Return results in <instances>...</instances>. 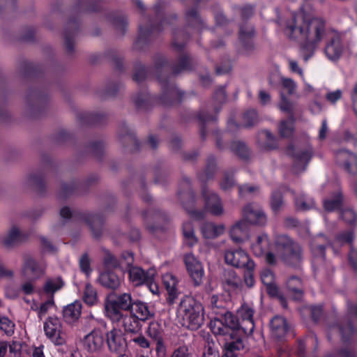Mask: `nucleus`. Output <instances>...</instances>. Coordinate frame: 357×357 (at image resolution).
Here are the masks:
<instances>
[{
  "label": "nucleus",
  "mask_w": 357,
  "mask_h": 357,
  "mask_svg": "<svg viewBox=\"0 0 357 357\" xmlns=\"http://www.w3.org/2000/svg\"><path fill=\"white\" fill-rule=\"evenodd\" d=\"M331 31L333 29L322 17L303 9L292 13L284 24L285 34L299 43L301 51L309 56Z\"/></svg>",
  "instance_id": "f257e3e1"
},
{
  "label": "nucleus",
  "mask_w": 357,
  "mask_h": 357,
  "mask_svg": "<svg viewBox=\"0 0 357 357\" xmlns=\"http://www.w3.org/2000/svg\"><path fill=\"white\" fill-rule=\"evenodd\" d=\"M176 316L183 326L197 330L204 322V308L200 302L192 297L185 296L180 301Z\"/></svg>",
  "instance_id": "f03ea898"
},
{
  "label": "nucleus",
  "mask_w": 357,
  "mask_h": 357,
  "mask_svg": "<svg viewBox=\"0 0 357 357\" xmlns=\"http://www.w3.org/2000/svg\"><path fill=\"white\" fill-rule=\"evenodd\" d=\"M134 301L131 294L123 293L109 296L105 303V314L113 322H119L123 317L122 310L130 311Z\"/></svg>",
  "instance_id": "7ed1b4c3"
},
{
  "label": "nucleus",
  "mask_w": 357,
  "mask_h": 357,
  "mask_svg": "<svg viewBox=\"0 0 357 357\" xmlns=\"http://www.w3.org/2000/svg\"><path fill=\"white\" fill-rule=\"evenodd\" d=\"M275 247L277 255L288 264H296L301 259L300 246L287 236H279Z\"/></svg>",
  "instance_id": "20e7f679"
},
{
  "label": "nucleus",
  "mask_w": 357,
  "mask_h": 357,
  "mask_svg": "<svg viewBox=\"0 0 357 357\" xmlns=\"http://www.w3.org/2000/svg\"><path fill=\"white\" fill-rule=\"evenodd\" d=\"M210 328L215 335H229L234 340L236 330L242 331L241 324L229 312H226L221 317L215 318L210 322Z\"/></svg>",
  "instance_id": "39448f33"
},
{
  "label": "nucleus",
  "mask_w": 357,
  "mask_h": 357,
  "mask_svg": "<svg viewBox=\"0 0 357 357\" xmlns=\"http://www.w3.org/2000/svg\"><path fill=\"white\" fill-rule=\"evenodd\" d=\"M328 36L329 41L325 47L324 52L328 59L335 62L344 54L347 47L343 43L342 35L335 29L328 34Z\"/></svg>",
  "instance_id": "423d86ee"
},
{
  "label": "nucleus",
  "mask_w": 357,
  "mask_h": 357,
  "mask_svg": "<svg viewBox=\"0 0 357 357\" xmlns=\"http://www.w3.org/2000/svg\"><path fill=\"white\" fill-rule=\"evenodd\" d=\"M134 261L132 253L126 252L123 255L121 264L126 263L129 268V280L135 286L141 285L145 282L149 283L153 280V275L145 273L143 269L138 266H131Z\"/></svg>",
  "instance_id": "0eeeda50"
},
{
  "label": "nucleus",
  "mask_w": 357,
  "mask_h": 357,
  "mask_svg": "<svg viewBox=\"0 0 357 357\" xmlns=\"http://www.w3.org/2000/svg\"><path fill=\"white\" fill-rule=\"evenodd\" d=\"M43 330L46 337L54 344L62 345L66 342L61 322L56 317H48L43 324Z\"/></svg>",
  "instance_id": "6e6552de"
},
{
  "label": "nucleus",
  "mask_w": 357,
  "mask_h": 357,
  "mask_svg": "<svg viewBox=\"0 0 357 357\" xmlns=\"http://www.w3.org/2000/svg\"><path fill=\"white\" fill-rule=\"evenodd\" d=\"M225 259L227 264L247 271H254L255 264L248 254L241 249L229 250L225 252Z\"/></svg>",
  "instance_id": "1a4fd4ad"
},
{
  "label": "nucleus",
  "mask_w": 357,
  "mask_h": 357,
  "mask_svg": "<svg viewBox=\"0 0 357 357\" xmlns=\"http://www.w3.org/2000/svg\"><path fill=\"white\" fill-rule=\"evenodd\" d=\"M335 161L347 174H357V155L347 149H340L335 153Z\"/></svg>",
  "instance_id": "9d476101"
},
{
  "label": "nucleus",
  "mask_w": 357,
  "mask_h": 357,
  "mask_svg": "<svg viewBox=\"0 0 357 357\" xmlns=\"http://www.w3.org/2000/svg\"><path fill=\"white\" fill-rule=\"evenodd\" d=\"M253 254L258 257H264L266 262L269 264H275V256L269 251V240L265 234L259 235L257 240L251 245Z\"/></svg>",
  "instance_id": "9b49d317"
},
{
  "label": "nucleus",
  "mask_w": 357,
  "mask_h": 357,
  "mask_svg": "<svg viewBox=\"0 0 357 357\" xmlns=\"http://www.w3.org/2000/svg\"><path fill=\"white\" fill-rule=\"evenodd\" d=\"M184 262L187 271L195 285H199L204 275V268L201 262L192 253L186 254Z\"/></svg>",
  "instance_id": "f8f14e48"
},
{
  "label": "nucleus",
  "mask_w": 357,
  "mask_h": 357,
  "mask_svg": "<svg viewBox=\"0 0 357 357\" xmlns=\"http://www.w3.org/2000/svg\"><path fill=\"white\" fill-rule=\"evenodd\" d=\"M238 315L241 319V328L245 335H251L255 328L253 320L254 310L252 306L244 304L238 310Z\"/></svg>",
  "instance_id": "ddd939ff"
},
{
  "label": "nucleus",
  "mask_w": 357,
  "mask_h": 357,
  "mask_svg": "<svg viewBox=\"0 0 357 357\" xmlns=\"http://www.w3.org/2000/svg\"><path fill=\"white\" fill-rule=\"evenodd\" d=\"M205 201V210L213 215L219 216L224 213V208L220 197L208 189L203 190Z\"/></svg>",
  "instance_id": "4468645a"
},
{
  "label": "nucleus",
  "mask_w": 357,
  "mask_h": 357,
  "mask_svg": "<svg viewBox=\"0 0 357 357\" xmlns=\"http://www.w3.org/2000/svg\"><path fill=\"white\" fill-rule=\"evenodd\" d=\"M45 267L43 264L37 263L31 257H25L22 269V275L29 279L39 278L45 273Z\"/></svg>",
  "instance_id": "2eb2a0df"
},
{
  "label": "nucleus",
  "mask_w": 357,
  "mask_h": 357,
  "mask_svg": "<svg viewBox=\"0 0 357 357\" xmlns=\"http://www.w3.org/2000/svg\"><path fill=\"white\" fill-rule=\"evenodd\" d=\"M107 342L109 350L113 352L122 351L126 344L122 331L115 328L107 333Z\"/></svg>",
  "instance_id": "dca6fc26"
},
{
  "label": "nucleus",
  "mask_w": 357,
  "mask_h": 357,
  "mask_svg": "<svg viewBox=\"0 0 357 357\" xmlns=\"http://www.w3.org/2000/svg\"><path fill=\"white\" fill-rule=\"evenodd\" d=\"M243 217L251 224L263 225L266 221V217L262 210L256 205H248L243 211Z\"/></svg>",
  "instance_id": "f3484780"
},
{
  "label": "nucleus",
  "mask_w": 357,
  "mask_h": 357,
  "mask_svg": "<svg viewBox=\"0 0 357 357\" xmlns=\"http://www.w3.org/2000/svg\"><path fill=\"white\" fill-rule=\"evenodd\" d=\"M231 239L236 243H243L249 239L248 225L245 220L236 222L230 230Z\"/></svg>",
  "instance_id": "a211bd4d"
},
{
  "label": "nucleus",
  "mask_w": 357,
  "mask_h": 357,
  "mask_svg": "<svg viewBox=\"0 0 357 357\" xmlns=\"http://www.w3.org/2000/svg\"><path fill=\"white\" fill-rule=\"evenodd\" d=\"M24 236L20 229L13 225L8 233L1 238V243L6 248H10L24 239Z\"/></svg>",
  "instance_id": "6ab92c4d"
},
{
  "label": "nucleus",
  "mask_w": 357,
  "mask_h": 357,
  "mask_svg": "<svg viewBox=\"0 0 357 357\" xmlns=\"http://www.w3.org/2000/svg\"><path fill=\"white\" fill-rule=\"evenodd\" d=\"M288 331L286 320L281 317L276 316L271 321V335L276 339L284 337Z\"/></svg>",
  "instance_id": "aec40b11"
},
{
  "label": "nucleus",
  "mask_w": 357,
  "mask_h": 357,
  "mask_svg": "<svg viewBox=\"0 0 357 357\" xmlns=\"http://www.w3.org/2000/svg\"><path fill=\"white\" fill-rule=\"evenodd\" d=\"M122 281V277H119L115 273L112 271L102 273L98 278V282L101 285L112 289L119 288Z\"/></svg>",
  "instance_id": "412c9836"
},
{
  "label": "nucleus",
  "mask_w": 357,
  "mask_h": 357,
  "mask_svg": "<svg viewBox=\"0 0 357 357\" xmlns=\"http://www.w3.org/2000/svg\"><path fill=\"white\" fill-rule=\"evenodd\" d=\"M104 342L103 334L100 330H93L85 336L84 344L91 351L101 348Z\"/></svg>",
  "instance_id": "4be33fe9"
},
{
  "label": "nucleus",
  "mask_w": 357,
  "mask_h": 357,
  "mask_svg": "<svg viewBox=\"0 0 357 357\" xmlns=\"http://www.w3.org/2000/svg\"><path fill=\"white\" fill-rule=\"evenodd\" d=\"M203 236L206 238H215L223 234L225 227L222 224L215 225L212 222H206L201 227Z\"/></svg>",
  "instance_id": "5701e85b"
},
{
  "label": "nucleus",
  "mask_w": 357,
  "mask_h": 357,
  "mask_svg": "<svg viewBox=\"0 0 357 357\" xmlns=\"http://www.w3.org/2000/svg\"><path fill=\"white\" fill-rule=\"evenodd\" d=\"M312 153V149L309 148L294 155V170L296 173H300L305 169L307 164L311 159Z\"/></svg>",
  "instance_id": "b1692460"
},
{
  "label": "nucleus",
  "mask_w": 357,
  "mask_h": 357,
  "mask_svg": "<svg viewBox=\"0 0 357 357\" xmlns=\"http://www.w3.org/2000/svg\"><path fill=\"white\" fill-rule=\"evenodd\" d=\"M82 305L79 301H75L63 309V317L67 322L73 323L77 320L81 314Z\"/></svg>",
  "instance_id": "393cba45"
},
{
  "label": "nucleus",
  "mask_w": 357,
  "mask_h": 357,
  "mask_svg": "<svg viewBox=\"0 0 357 357\" xmlns=\"http://www.w3.org/2000/svg\"><path fill=\"white\" fill-rule=\"evenodd\" d=\"M137 319L132 315L123 314L121 320H122V326L126 332L137 334L141 331V327Z\"/></svg>",
  "instance_id": "a878e982"
},
{
  "label": "nucleus",
  "mask_w": 357,
  "mask_h": 357,
  "mask_svg": "<svg viewBox=\"0 0 357 357\" xmlns=\"http://www.w3.org/2000/svg\"><path fill=\"white\" fill-rule=\"evenodd\" d=\"M132 310L137 319L145 321L149 319L152 314L146 303L142 301H134Z\"/></svg>",
  "instance_id": "bb28decb"
},
{
  "label": "nucleus",
  "mask_w": 357,
  "mask_h": 357,
  "mask_svg": "<svg viewBox=\"0 0 357 357\" xmlns=\"http://www.w3.org/2000/svg\"><path fill=\"white\" fill-rule=\"evenodd\" d=\"M261 279L263 284L266 286L268 294L271 296H275L278 293V289L274 284L275 277L272 271L269 269L264 270L261 273Z\"/></svg>",
  "instance_id": "cd10ccee"
},
{
  "label": "nucleus",
  "mask_w": 357,
  "mask_h": 357,
  "mask_svg": "<svg viewBox=\"0 0 357 357\" xmlns=\"http://www.w3.org/2000/svg\"><path fill=\"white\" fill-rule=\"evenodd\" d=\"M183 242L185 245L192 247L198 242L191 222H186L183 226Z\"/></svg>",
  "instance_id": "c85d7f7f"
},
{
  "label": "nucleus",
  "mask_w": 357,
  "mask_h": 357,
  "mask_svg": "<svg viewBox=\"0 0 357 357\" xmlns=\"http://www.w3.org/2000/svg\"><path fill=\"white\" fill-rule=\"evenodd\" d=\"M301 280L296 277L291 278L287 282V288L294 300H300L303 296V291L300 289Z\"/></svg>",
  "instance_id": "c756f323"
},
{
  "label": "nucleus",
  "mask_w": 357,
  "mask_h": 357,
  "mask_svg": "<svg viewBox=\"0 0 357 357\" xmlns=\"http://www.w3.org/2000/svg\"><path fill=\"white\" fill-rule=\"evenodd\" d=\"M9 351L8 357H24L26 345L18 341H13L8 344Z\"/></svg>",
  "instance_id": "7c9ffc66"
},
{
  "label": "nucleus",
  "mask_w": 357,
  "mask_h": 357,
  "mask_svg": "<svg viewBox=\"0 0 357 357\" xmlns=\"http://www.w3.org/2000/svg\"><path fill=\"white\" fill-rule=\"evenodd\" d=\"M162 281L169 296L174 298L176 293V278L172 273H167L162 276Z\"/></svg>",
  "instance_id": "2f4dec72"
},
{
  "label": "nucleus",
  "mask_w": 357,
  "mask_h": 357,
  "mask_svg": "<svg viewBox=\"0 0 357 357\" xmlns=\"http://www.w3.org/2000/svg\"><path fill=\"white\" fill-rule=\"evenodd\" d=\"M295 204L297 209L305 211L312 208L314 203L312 198L301 194L296 197Z\"/></svg>",
  "instance_id": "473e14b6"
},
{
  "label": "nucleus",
  "mask_w": 357,
  "mask_h": 357,
  "mask_svg": "<svg viewBox=\"0 0 357 357\" xmlns=\"http://www.w3.org/2000/svg\"><path fill=\"white\" fill-rule=\"evenodd\" d=\"M342 196L340 191H337L332 199L327 198L324 200V207L328 211L337 208L342 204Z\"/></svg>",
  "instance_id": "72a5a7b5"
},
{
  "label": "nucleus",
  "mask_w": 357,
  "mask_h": 357,
  "mask_svg": "<svg viewBox=\"0 0 357 357\" xmlns=\"http://www.w3.org/2000/svg\"><path fill=\"white\" fill-rule=\"evenodd\" d=\"M55 308L53 296L52 295L47 301L42 303L40 307L36 310L37 311L38 317L42 319L47 313L50 312Z\"/></svg>",
  "instance_id": "f704fd0d"
},
{
  "label": "nucleus",
  "mask_w": 357,
  "mask_h": 357,
  "mask_svg": "<svg viewBox=\"0 0 357 357\" xmlns=\"http://www.w3.org/2000/svg\"><path fill=\"white\" fill-rule=\"evenodd\" d=\"M63 285V282L60 278L49 279L44 285V290L47 294H53L55 291L59 290Z\"/></svg>",
  "instance_id": "c9c22d12"
},
{
  "label": "nucleus",
  "mask_w": 357,
  "mask_h": 357,
  "mask_svg": "<svg viewBox=\"0 0 357 357\" xmlns=\"http://www.w3.org/2000/svg\"><path fill=\"white\" fill-rule=\"evenodd\" d=\"M83 298L85 303H87L88 305H92L96 303V291L91 284H86Z\"/></svg>",
  "instance_id": "e433bc0d"
},
{
  "label": "nucleus",
  "mask_w": 357,
  "mask_h": 357,
  "mask_svg": "<svg viewBox=\"0 0 357 357\" xmlns=\"http://www.w3.org/2000/svg\"><path fill=\"white\" fill-rule=\"evenodd\" d=\"M243 344L241 340L237 339L236 342L229 344L228 348L225 350L222 357H237L234 350H240L243 348Z\"/></svg>",
  "instance_id": "4c0bfd02"
},
{
  "label": "nucleus",
  "mask_w": 357,
  "mask_h": 357,
  "mask_svg": "<svg viewBox=\"0 0 357 357\" xmlns=\"http://www.w3.org/2000/svg\"><path fill=\"white\" fill-rule=\"evenodd\" d=\"M15 324L7 317L0 315V330L4 331L7 335H11L14 333Z\"/></svg>",
  "instance_id": "58836bf2"
},
{
  "label": "nucleus",
  "mask_w": 357,
  "mask_h": 357,
  "mask_svg": "<svg viewBox=\"0 0 357 357\" xmlns=\"http://www.w3.org/2000/svg\"><path fill=\"white\" fill-rule=\"evenodd\" d=\"M271 206L274 213H278L284 207V202L280 194H273L271 198Z\"/></svg>",
  "instance_id": "ea45409f"
},
{
  "label": "nucleus",
  "mask_w": 357,
  "mask_h": 357,
  "mask_svg": "<svg viewBox=\"0 0 357 357\" xmlns=\"http://www.w3.org/2000/svg\"><path fill=\"white\" fill-rule=\"evenodd\" d=\"M293 120L291 119L288 121H282L279 127L280 133L282 137L290 136L293 131Z\"/></svg>",
  "instance_id": "a19ab883"
},
{
  "label": "nucleus",
  "mask_w": 357,
  "mask_h": 357,
  "mask_svg": "<svg viewBox=\"0 0 357 357\" xmlns=\"http://www.w3.org/2000/svg\"><path fill=\"white\" fill-rule=\"evenodd\" d=\"M282 86L289 95H294L297 87L296 82L290 78H282Z\"/></svg>",
  "instance_id": "79ce46f5"
},
{
  "label": "nucleus",
  "mask_w": 357,
  "mask_h": 357,
  "mask_svg": "<svg viewBox=\"0 0 357 357\" xmlns=\"http://www.w3.org/2000/svg\"><path fill=\"white\" fill-rule=\"evenodd\" d=\"M79 267L82 272H84L86 276H89L91 272L90 267V260L86 255H84L79 259Z\"/></svg>",
  "instance_id": "37998d69"
},
{
  "label": "nucleus",
  "mask_w": 357,
  "mask_h": 357,
  "mask_svg": "<svg viewBox=\"0 0 357 357\" xmlns=\"http://www.w3.org/2000/svg\"><path fill=\"white\" fill-rule=\"evenodd\" d=\"M280 109L282 112L291 113L293 109L292 103L285 97V96L281 93V102L279 105Z\"/></svg>",
  "instance_id": "c03bdc74"
},
{
  "label": "nucleus",
  "mask_w": 357,
  "mask_h": 357,
  "mask_svg": "<svg viewBox=\"0 0 357 357\" xmlns=\"http://www.w3.org/2000/svg\"><path fill=\"white\" fill-rule=\"evenodd\" d=\"M342 217L345 222L350 224L355 222L356 220V213L350 208L344 209L342 212Z\"/></svg>",
  "instance_id": "a18cd8bd"
},
{
  "label": "nucleus",
  "mask_w": 357,
  "mask_h": 357,
  "mask_svg": "<svg viewBox=\"0 0 357 357\" xmlns=\"http://www.w3.org/2000/svg\"><path fill=\"white\" fill-rule=\"evenodd\" d=\"M342 92L341 90L337 89L334 91H329L326 95V99L331 103L335 104L337 100L342 98Z\"/></svg>",
  "instance_id": "49530a36"
},
{
  "label": "nucleus",
  "mask_w": 357,
  "mask_h": 357,
  "mask_svg": "<svg viewBox=\"0 0 357 357\" xmlns=\"http://www.w3.org/2000/svg\"><path fill=\"white\" fill-rule=\"evenodd\" d=\"M146 333L152 338L158 340L160 338L159 325L157 323H151Z\"/></svg>",
  "instance_id": "de8ad7c7"
},
{
  "label": "nucleus",
  "mask_w": 357,
  "mask_h": 357,
  "mask_svg": "<svg viewBox=\"0 0 357 357\" xmlns=\"http://www.w3.org/2000/svg\"><path fill=\"white\" fill-rule=\"evenodd\" d=\"M322 238V236H319L312 245V250L314 255H319L321 257L324 256V247L321 245H319L318 243L321 241Z\"/></svg>",
  "instance_id": "09e8293b"
},
{
  "label": "nucleus",
  "mask_w": 357,
  "mask_h": 357,
  "mask_svg": "<svg viewBox=\"0 0 357 357\" xmlns=\"http://www.w3.org/2000/svg\"><path fill=\"white\" fill-rule=\"evenodd\" d=\"M244 120L247 126H251L257 120V115L255 110L249 111L244 115Z\"/></svg>",
  "instance_id": "8fccbe9b"
},
{
  "label": "nucleus",
  "mask_w": 357,
  "mask_h": 357,
  "mask_svg": "<svg viewBox=\"0 0 357 357\" xmlns=\"http://www.w3.org/2000/svg\"><path fill=\"white\" fill-rule=\"evenodd\" d=\"M289 65L291 70L300 75L303 81H305L303 70L298 66V63L292 59H289Z\"/></svg>",
  "instance_id": "3c124183"
},
{
  "label": "nucleus",
  "mask_w": 357,
  "mask_h": 357,
  "mask_svg": "<svg viewBox=\"0 0 357 357\" xmlns=\"http://www.w3.org/2000/svg\"><path fill=\"white\" fill-rule=\"evenodd\" d=\"M170 357H189L188 349L186 347H180L174 351Z\"/></svg>",
  "instance_id": "603ef678"
},
{
  "label": "nucleus",
  "mask_w": 357,
  "mask_h": 357,
  "mask_svg": "<svg viewBox=\"0 0 357 357\" xmlns=\"http://www.w3.org/2000/svg\"><path fill=\"white\" fill-rule=\"evenodd\" d=\"M132 340L142 348H149L150 346L149 342L143 335L133 337Z\"/></svg>",
  "instance_id": "864d4df0"
},
{
  "label": "nucleus",
  "mask_w": 357,
  "mask_h": 357,
  "mask_svg": "<svg viewBox=\"0 0 357 357\" xmlns=\"http://www.w3.org/2000/svg\"><path fill=\"white\" fill-rule=\"evenodd\" d=\"M354 238V235L352 232H348L346 236H340L336 240L337 244H343L344 243H351Z\"/></svg>",
  "instance_id": "5fc2aeb1"
},
{
  "label": "nucleus",
  "mask_w": 357,
  "mask_h": 357,
  "mask_svg": "<svg viewBox=\"0 0 357 357\" xmlns=\"http://www.w3.org/2000/svg\"><path fill=\"white\" fill-rule=\"evenodd\" d=\"M328 130L327 121L326 120H324L321 123V127L319 132V139H324L326 137V135Z\"/></svg>",
  "instance_id": "6e6d98bb"
},
{
  "label": "nucleus",
  "mask_w": 357,
  "mask_h": 357,
  "mask_svg": "<svg viewBox=\"0 0 357 357\" xmlns=\"http://www.w3.org/2000/svg\"><path fill=\"white\" fill-rule=\"evenodd\" d=\"M234 184V179L229 176H225L221 183L222 188L227 190L232 187Z\"/></svg>",
  "instance_id": "4d7b16f0"
},
{
  "label": "nucleus",
  "mask_w": 357,
  "mask_h": 357,
  "mask_svg": "<svg viewBox=\"0 0 357 357\" xmlns=\"http://www.w3.org/2000/svg\"><path fill=\"white\" fill-rule=\"evenodd\" d=\"M351 97L352 100L353 109L357 116V84L353 89Z\"/></svg>",
  "instance_id": "13d9d810"
},
{
  "label": "nucleus",
  "mask_w": 357,
  "mask_h": 357,
  "mask_svg": "<svg viewBox=\"0 0 357 357\" xmlns=\"http://www.w3.org/2000/svg\"><path fill=\"white\" fill-rule=\"evenodd\" d=\"M260 101L262 104H267L271 101V96L265 91L261 90L259 93Z\"/></svg>",
  "instance_id": "bf43d9fd"
},
{
  "label": "nucleus",
  "mask_w": 357,
  "mask_h": 357,
  "mask_svg": "<svg viewBox=\"0 0 357 357\" xmlns=\"http://www.w3.org/2000/svg\"><path fill=\"white\" fill-rule=\"evenodd\" d=\"M253 271H248V273L245 275V282L248 287H251L254 284V278L252 275Z\"/></svg>",
  "instance_id": "052dcab7"
},
{
  "label": "nucleus",
  "mask_w": 357,
  "mask_h": 357,
  "mask_svg": "<svg viewBox=\"0 0 357 357\" xmlns=\"http://www.w3.org/2000/svg\"><path fill=\"white\" fill-rule=\"evenodd\" d=\"M13 276V272L11 270L6 269L0 264V277L12 278Z\"/></svg>",
  "instance_id": "680f3d73"
},
{
  "label": "nucleus",
  "mask_w": 357,
  "mask_h": 357,
  "mask_svg": "<svg viewBox=\"0 0 357 357\" xmlns=\"http://www.w3.org/2000/svg\"><path fill=\"white\" fill-rule=\"evenodd\" d=\"M349 261L354 268H357V251L351 250L349 254Z\"/></svg>",
  "instance_id": "e2e57ef3"
},
{
  "label": "nucleus",
  "mask_w": 357,
  "mask_h": 357,
  "mask_svg": "<svg viewBox=\"0 0 357 357\" xmlns=\"http://www.w3.org/2000/svg\"><path fill=\"white\" fill-rule=\"evenodd\" d=\"M43 348H44L43 346L35 347L32 351V356L33 357H45V355L43 353Z\"/></svg>",
  "instance_id": "0e129e2a"
},
{
  "label": "nucleus",
  "mask_w": 357,
  "mask_h": 357,
  "mask_svg": "<svg viewBox=\"0 0 357 357\" xmlns=\"http://www.w3.org/2000/svg\"><path fill=\"white\" fill-rule=\"evenodd\" d=\"M255 190V188L249 186L248 185H245L243 186L240 187L239 193L241 196H243L246 192H252Z\"/></svg>",
  "instance_id": "69168bd1"
},
{
  "label": "nucleus",
  "mask_w": 357,
  "mask_h": 357,
  "mask_svg": "<svg viewBox=\"0 0 357 357\" xmlns=\"http://www.w3.org/2000/svg\"><path fill=\"white\" fill-rule=\"evenodd\" d=\"M71 211L68 207H63L60 211V215L62 218L67 219L71 216Z\"/></svg>",
  "instance_id": "338daca9"
},
{
  "label": "nucleus",
  "mask_w": 357,
  "mask_h": 357,
  "mask_svg": "<svg viewBox=\"0 0 357 357\" xmlns=\"http://www.w3.org/2000/svg\"><path fill=\"white\" fill-rule=\"evenodd\" d=\"M8 349V343L5 341L0 340V357H3Z\"/></svg>",
  "instance_id": "774afa93"
}]
</instances>
